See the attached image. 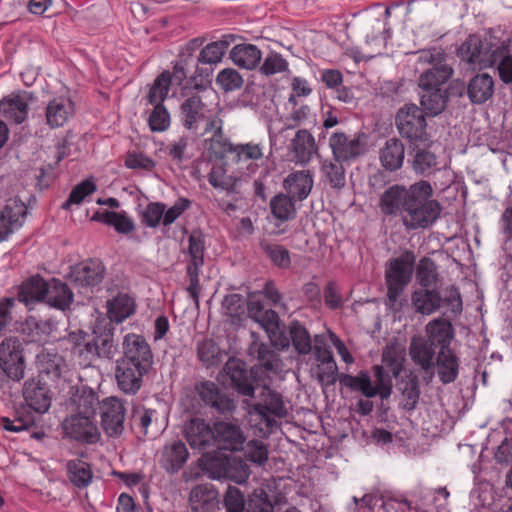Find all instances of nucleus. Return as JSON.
I'll list each match as a JSON object with an SVG mask.
<instances>
[{
  "instance_id": "62",
  "label": "nucleus",
  "mask_w": 512,
  "mask_h": 512,
  "mask_svg": "<svg viewBox=\"0 0 512 512\" xmlns=\"http://www.w3.org/2000/svg\"><path fill=\"white\" fill-rule=\"evenodd\" d=\"M417 280L422 287L434 286L438 279L437 267L433 260L424 257L417 266Z\"/></svg>"
},
{
  "instance_id": "56",
  "label": "nucleus",
  "mask_w": 512,
  "mask_h": 512,
  "mask_svg": "<svg viewBox=\"0 0 512 512\" xmlns=\"http://www.w3.org/2000/svg\"><path fill=\"white\" fill-rule=\"evenodd\" d=\"M399 389L402 394L403 407L409 411L414 410L420 397L419 382L417 377L409 376L406 379H402Z\"/></svg>"
},
{
  "instance_id": "5",
  "label": "nucleus",
  "mask_w": 512,
  "mask_h": 512,
  "mask_svg": "<svg viewBox=\"0 0 512 512\" xmlns=\"http://www.w3.org/2000/svg\"><path fill=\"white\" fill-rule=\"evenodd\" d=\"M22 343L16 338H6L0 343V374L13 381H20L25 373Z\"/></svg>"
},
{
  "instance_id": "52",
  "label": "nucleus",
  "mask_w": 512,
  "mask_h": 512,
  "mask_svg": "<svg viewBox=\"0 0 512 512\" xmlns=\"http://www.w3.org/2000/svg\"><path fill=\"white\" fill-rule=\"evenodd\" d=\"M197 355L201 363L207 368L218 366L223 361V353L211 339L198 342Z\"/></svg>"
},
{
  "instance_id": "32",
  "label": "nucleus",
  "mask_w": 512,
  "mask_h": 512,
  "mask_svg": "<svg viewBox=\"0 0 512 512\" xmlns=\"http://www.w3.org/2000/svg\"><path fill=\"white\" fill-rule=\"evenodd\" d=\"M73 292L69 286L59 279L53 278L48 281L45 302L59 310H65L73 302Z\"/></svg>"
},
{
  "instance_id": "10",
  "label": "nucleus",
  "mask_w": 512,
  "mask_h": 512,
  "mask_svg": "<svg viewBox=\"0 0 512 512\" xmlns=\"http://www.w3.org/2000/svg\"><path fill=\"white\" fill-rule=\"evenodd\" d=\"M496 47L498 45L483 41L478 35H470L460 46L458 55L473 66L485 68L491 65Z\"/></svg>"
},
{
  "instance_id": "1",
  "label": "nucleus",
  "mask_w": 512,
  "mask_h": 512,
  "mask_svg": "<svg viewBox=\"0 0 512 512\" xmlns=\"http://www.w3.org/2000/svg\"><path fill=\"white\" fill-rule=\"evenodd\" d=\"M380 211L386 216H400L408 230L426 229L439 218L442 207L433 199V188L421 180L409 187L395 184L386 189L379 200Z\"/></svg>"
},
{
  "instance_id": "11",
  "label": "nucleus",
  "mask_w": 512,
  "mask_h": 512,
  "mask_svg": "<svg viewBox=\"0 0 512 512\" xmlns=\"http://www.w3.org/2000/svg\"><path fill=\"white\" fill-rule=\"evenodd\" d=\"M65 436L77 442L94 444L100 439L95 418L82 414H72L62 423Z\"/></svg>"
},
{
  "instance_id": "12",
  "label": "nucleus",
  "mask_w": 512,
  "mask_h": 512,
  "mask_svg": "<svg viewBox=\"0 0 512 512\" xmlns=\"http://www.w3.org/2000/svg\"><path fill=\"white\" fill-rule=\"evenodd\" d=\"M101 425L110 437H117L124 431L126 408L124 401L117 397L106 398L101 406Z\"/></svg>"
},
{
  "instance_id": "3",
  "label": "nucleus",
  "mask_w": 512,
  "mask_h": 512,
  "mask_svg": "<svg viewBox=\"0 0 512 512\" xmlns=\"http://www.w3.org/2000/svg\"><path fill=\"white\" fill-rule=\"evenodd\" d=\"M415 256L411 252H406L398 258L389 261L385 278L388 288V299L394 304L397 302L405 287L408 285L412 271Z\"/></svg>"
},
{
  "instance_id": "55",
  "label": "nucleus",
  "mask_w": 512,
  "mask_h": 512,
  "mask_svg": "<svg viewBox=\"0 0 512 512\" xmlns=\"http://www.w3.org/2000/svg\"><path fill=\"white\" fill-rule=\"evenodd\" d=\"M289 334L298 354L307 355L312 351L310 334L300 322L292 321L290 323Z\"/></svg>"
},
{
  "instance_id": "19",
  "label": "nucleus",
  "mask_w": 512,
  "mask_h": 512,
  "mask_svg": "<svg viewBox=\"0 0 512 512\" xmlns=\"http://www.w3.org/2000/svg\"><path fill=\"white\" fill-rule=\"evenodd\" d=\"M23 397L27 405L38 413L48 411L51 406L49 389L39 377L28 379L24 383Z\"/></svg>"
},
{
  "instance_id": "58",
  "label": "nucleus",
  "mask_w": 512,
  "mask_h": 512,
  "mask_svg": "<svg viewBox=\"0 0 512 512\" xmlns=\"http://www.w3.org/2000/svg\"><path fill=\"white\" fill-rule=\"evenodd\" d=\"M489 67L497 66L501 80L508 84L512 82V55L504 46L496 47Z\"/></svg>"
},
{
  "instance_id": "61",
  "label": "nucleus",
  "mask_w": 512,
  "mask_h": 512,
  "mask_svg": "<svg viewBox=\"0 0 512 512\" xmlns=\"http://www.w3.org/2000/svg\"><path fill=\"white\" fill-rule=\"evenodd\" d=\"M171 84L170 72H162L151 86L147 95L150 104H162L168 95L169 86Z\"/></svg>"
},
{
  "instance_id": "4",
  "label": "nucleus",
  "mask_w": 512,
  "mask_h": 512,
  "mask_svg": "<svg viewBox=\"0 0 512 512\" xmlns=\"http://www.w3.org/2000/svg\"><path fill=\"white\" fill-rule=\"evenodd\" d=\"M395 124L399 134L409 141L427 140V123L423 110L415 104H406L396 114Z\"/></svg>"
},
{
  "instance_id": "53",
  "label": "nucleus",
  "mask_w": 512,
  "mask_h": 512,
  "mask_svg": "<svg viewBox=\"0 0 512 512\" xmlns=\"http://www.w3.org/2000/svg\"><path fill=\"white\" fill-rule=\"evenodd\" d=\"M270 208L274 217L281 221L292 219L296 214L293 198L284 193H279L270 200Z\"/></svg>"
},
{
  "instance_id": "51",
  "label": "nucleus",
  "mask_w": 512,
  "mask_h": 512,
  "mask_svg": "<svg viewBox=\"0 0 512 512\" xmlns=\"http://www.w3.org/2000/svg\"><path fill=\"white\" fill-rule=\"evenodd\" d=\"M221 313L229 318L231 324H239L245 314L243 297L236 293L226 295L221 303Z\"/></svg>"
},
{
  "instance_id": "2",
  "label": "nucleus",
  "mask_w": 512,
  "mask_h": 512,
  "mask_svg": "<svg viewBox=\"0 0 512 512\" xmlns=\"http://www.w3.org/2000/svg\"><path fill=\"white\" fill-rule=\"evenodd\" d=\"M187 248L184 253L187 255V275L189 286L187 292L193 299L196 308L199 307L201 286L199 282L200 269L204 265V254L206 250L205 235L200 230H193L187 238Z\"/></svg>"
},
{
  "instance_id": "39",
  "label": "nucleus",
  "mask_w": 512,
  "mask_h": 512,
  "mask_svg": "<svg viewBox=\"0 0 512 512\" xmlns=\"http://www.w3.org/2000/svg\"><path fill=\"white\" fill-rule=\"evenodd\" d=\"M66 475L73 486L79 489L88 487L93 480L89 463L82 459H70L65 463Z\"/></svg>"
},
{
  "instance_id": "45",
  "label": "nucleus",
  "mask_w": 512,
  "mask_h": 512,
  "mask_svg": "<svg viewBox=\"0 0 512 512\" xmlns=\"http://www.w3.org/2000/svg\"><path fill=\"white\" fill-rule=\"evenodd\" d=\"M53 331V324L48 320L29 317L22 324L21 332L28 342H44Z\"/></svg>"
},
{
  "instance_id": "63",
  "label": "nucleus",
  "mask_w": 512,
  "mask_h": 512,
  "mask_svg": "<svg viewBox=\"0 0 512 512\" xmlns=\"http://www.w3.org/2000/svg\"><path fill=\"white\" fill-rule=\"evenodd\" d=\"M261 247L265 253V255L271 260V262L279 268L286 269L291 264L290 253L289 251L279 245L274 243L263 242Z\"/></svg>"
},
{
  "instance_id": "41",
  "label": "nucleus",
  "mask_w": 512,
  "mask_h": 512,
  "mask_svg": "<svg viewBox=\"0 0 512 512\" xmlns=\"http://www.w3.org/2000/svg\"><path fill=\"white\" fill-rule=\"evenodd\" d=\"M233 40V35H224L220 40L207 44L201 49L197 57V64L216 65L220 63Z\"/></svg>"
},
{
  "instance_id": "23",
  "label": "nucleus",
  "mask_w": 512,
  "mask_h": 512,
  "mask_svg": "<svg viewBox=\"0 0 512 512\" xmlns=\"http://www.w3.org/2000/svg\"><path fill=\"white\" fill-rule=\"evenodd\" d=\"M193 512H215L219 508V493L212 484H199L190 493Z\"/></svg>"
},
{
  "instance_id": "22",
  "label": "nucleus",
  "mask_w": 512,
  "mask_h": 512,
  "mask_svg": "<svg viewBox=\"0 0 512 512\" xmlns=\"http://www.w3.org/2000/svg\"><path fill=\"white\" fill-rule=\"evenodd\" d=\"M196 391L206 405L211 406L222 414L231 413L236 407L232 399L220 393L218 386L214 382H201L196 386Z\"/></svg>"
},
{
  "instance_id": "43",
  "label": "nucleus",
  "mask_w": 512,
  "mask_h": 512,
  "mask_svg": "<svg viewBox=\"0 0 512 512\" xmlns=\"http://www.w3.org/2000/svg\"><path fill=\"white\" fill-rule=\"evenodd\" d=\"M48 281L39 275L25 280L19 290V300L29 304L36 301H45Z\"/></svg>"
},
{
  "instance_id": "60",
  "label": "nucleus",
  "mask_w": 512,
  "mask_h": 512,
  "mask_svg": "<svg viewBox=\"0 0 512 512\" xmlns=\"http://www.w3.org/2000/svg\"><path fill=\"white\" fill-rule=\"evenodd\" d=\"M35 420L30 412L16 411L13 419L2 417L0 419L1 427L10 432L18 433L30 429L34 426Z\"/></svg>"
},
{
  "instance_id": "17",
  "label": "nucleus",
  "mask_w": 512,
  "mask_h": 512,
  "mask_svg": "<svg viewBox=\"0 0 512 512\" xmlns=\"http://www.w3.org/2000/svg\"><path fill=\"white\" fill-rule=\"evenodd\" d=\"M147 373L148 370L117 360L115 368L117 387L126 395H135L141 389L143 376Z\"/></svg>"
},
{
  "instance_id": "9",
  "label": "nucleus",
  "mask_w": 512,
  "mask_h": 512,
  "mask_svg": "<svg viewBox=\"0 0 512 512\" xmlns=\"http://www.w3.org/2000/svg\"><path fill=\"white\" fill-rule=\"evenodd\" d=\"M118 360L149 371L153 364V354L143 336L129 333L124 336L122 357Z\"/></svg>"
},
{
  "instance_id": "34",
  "label": "nucleus",
  "mask_w": 512,
  "mask_h": 512,
  "mask_svg": "<svg viewBox=\"0 0 512 512\" xmlns=\"http://www.w3.org/2000/svg\"><path fill=\"white\" fill-rule=\"evenodd\" d=\"M292 150L297 162L308 163L318 151L314 136L306 129H300L292 139Z\"/></svg>"
},
{
  "instance_id": "21",
  "label": "nucleus",
  "mask_w": 512,
  "mask_h": 512,
  "mask_svg": "<svg viewBox=\"0 0 512 512\" xmlns=\"http://www.w3.org/2000/svg\"><path fill=\"white\" fill-rule=\"evenodd\" d=\"M35 365L39 375L52 380L60 378L67 369L64 358L54 348H42L36 354Z\"/></svg>"
},
{
  "instance_id": "27",
  "label": "nucleus",
  "mask_w": 512,
  "mask_h": 512,
  "mask_svg": "<svg viewBox=\"0 0 512 512\" xmlns=\"http://www.w3.org/2000/svg\"><path fill=\"white\" fill-rule=\"evenodd\" d=\"M189 456L186 445L176 440L166 444L161 452L160 464L169 473H177L185 464Z\"/></svg>"
},
{
  "instance_id": "59",
  "label": "nucleus",
  "mask_w": 512,
  "mask_h": 512,
  "mask_svg": "<svg viewBox=\"0 0 512 512\" xmlns=\"http://www.w3.org/2000/svg\"><path fill=\"white\" fill-rule=\"evenodd\" d=\"M1 110L6 118L13 120L15 123H22L28 113V105L24 98L15 96L1 103Z\"/></svg>"
},
{
  "instance_id": "20",
  "label": "nucleus",
  "mask_w": 512,
  "mask_h": 512,
  "mask_svg": "<svg viewBox=\"0 0 512 512\" xmlns=\"http://www.w3.org/2000/svg\"><path fill=\"white\" fill-rule=\"evenodd\" d=\"M224 372L230 380V385L241 395L253 397L254 386L251 376L242 361L229 358L224 366Z\"/></svg>"
},
{
  "instance_id": "37",
  "label": "nucleus",
  "mask_w": 512,
  "mask_h": 512,
  "mask_svg": "<svg viewBox=\"0 0 512 512\" xmlns=\"http://www.w3.org/2000/svg\"><path fill=\"white\" fill-rule=\"evenodd\" d=\"M158 416L159 414L155 409L136 407L133 409L131 423L134 428L144 435H148L150 432L157 434L162 430V423H158Z\"/></svg>"
},
{
  "instance_id": "7",
  "label": "nucleus",
  "mask_w": 512,
  "mask_h": 512,
  "mask_svg": "<svg viewBox=\"0 0 512 512\" xmlns=\"http://www.w3.org/2000/svg\"><path fill=\"white\" fill-rule=\"evenodd\" d=\"M333 157L338 162H350L363 155L366 151V136L363 133L347 135L334 132L329 139Z\"/></svg>"
},
{
  "instance_id": "33",
  "label": "nucleus",
  "mask_w": 512,
  "mask_h": 512,
  "mask_svg": "<svg viewBox=\"0 0 512 512\" xmlns=\"http://www.w3.org/2000/svg\"><path fill=\"white\" fill-rule=\"evenodd\" d=\"M74 113L73 102L64 97L51 100L46 108L47 123L52 128L63 126Z\"/></svg>"
},
{
  "instance_id": "40",
  "label": "nucleus",
  "mask_w": 512,
  "mask_h": 512,
  "mask_svg": "<svg viewBox=\"0 0 512 512\" xmlns=\"http://www.w3.org/2000/svg\"><path fill=\"white\" fill-rule=\"evenodd\" d=\"M135 300L126 293H119L107 301V313L112 322L122 323L135 313Z\"/></svg>"
},
{
  "instance_id": "14",
  "label": "nucleus",
  "mask_w": 512,
  "mask_h": 512,
  "mask_svg": "<svg viewBox=\"0 0 512 512\" xmlns=\"http://www.w3.org/2000/svg\"><path fill=\"white\" fill-rule=\"evenodd\" d=\"M211 477L214 479H228L237 484L246 482L250 475L248 465L240 458H224L210 464Z\"/></svg>"
},
{
  "instance_id": "30",
  "label": "nucleus",
  "mask_w": 512,
  "mask_h": 512,
  "mask_svg": "<svg viewBox=\"0 0 512 512\" xmlns=\"http://www.w3.org/2000/svg\"><path fill=\"white\" fill-rule=\"evenodd\" d=\"M405 147L401 140L397 138L388 139L379 151L381 165L387 171L399 170L404 162Z\"/></svg>"
},
{
  "instance_id": "35",
  "label": "nucleus",
  "mask_w": 512,
  "mask_h": 512,
  "mask_svg": "<svg viewBox=\"0 0 512 512\" xmlns=\"http://www.w3.org/2000/svg\"><path fill=\"white\" fill-rule=\"evenodd\" d=\"M91 220L112 226L120 234L126 235L135 230L133 219L124 211H97L94 213Z\"/></svg>"
},
{
  "instance_id": "54",
  "label": "nucleus",
  "mask_w": 512,
  "mask_h": 512,
  "mask_svg": "<svg viewBox=\"0 0 512 512\" xmlns=\"http://www.w3.org/2000/svg\"><path fill=\"white\" fill-rule=\"evenodd\" d=\"M210 185L216 189L225 190L227 193H235L237 190L239 178L227 174L222 166H214L209 175Z\"/></svg>"
},
{
  "instance_id": "38",
  "label": "nucleus",
  "mask_w": 512,
  "mask_h": 512,
  "mask_svg": "<svg viewBox=\"0 0 512 512\" xmlns=\"http://www.w3.org/2000/svg\"><path fill=\"white\" fill-rule=\"evenodd\" d=\"M71 404L76 413L95 418L96 411L100 407L98 395L90 388L81 387L72 394Z\"/></svg>"
},
{
  "instance_id": "16",
  "label": "nucleus",
  "mask_w": 512,
  "mask_h": 512,
  "mask_svg": "<svg viewBox=\"0 0 512 512\" xmlns=\"http://www.w3.org/2000/svg\"><path fill=\"white\" fill-rule=\"evenodd\" d=\"M105 266L99 260L90 259L83 261L71 270L72 282L78 287H95L104 279Z\"/></svg>"
},
{
  "instance_id": "36",
  "label": "nucleus",
  "mask_w": 512,
  "mask_h": 512,
  "mask_svg": "<svg viewBox=\"0 0 512 512\" xmlns=\"http://www.w3.org/2000/svg\"><path fill=\"white\" fill-rule=\"evenodd\" d=\"M262 58L260 49L253 44H238L230 51V59L241 68L252 70L256 68Z\"/></svg>"
},
{
  "instance_id": "18",
  "label": "nucleus",
  "mask_w": 512,
  "mask_h": 512,
  "mask_svg": "<svg viewBox=\"0 0 512 512\" xmlns=\"http://www.w3.org/2000/svg\"><path fill=\"white\" fill-rule=\"evenodd\" d=\"M183 434L193 449H206L215 442L214 430L203 419L192 418L183 428Z\"/></svg>"
},
{
  "instance_id": "13",
  "label": "nucleus",
  "mask_w": 512,
  "mask_h": 512,
  "mask_svg": "<svg viewBox=\"0 0 512 512\" xmlns=\"http://www.w3.org/2000/svg\"><path fill=\"white\" fill-rule=\"evenodd\" d=\"M201 136L204 137V148L209 156L216 159H222L227 153H233L234 144L223 133V121L211 120L204 127Z\"/></svg>"
},
{
  "instance_id": "24",
  "label": "nucleus",
  "mask_w": 512,
  "mask_h": 512,
  "mask_svg": "<svg viewBox=\"0 0 512 512\" xmlns=\"http://www.w3.org/2000/svg\"><path fill=\"white\" fill-rule=\"evenodd\" d=\"M426 340L439 350L450 349L454 339V328L451 322L442 317L431 320L425 327Z\"/></svg>"
},
{
  "instance_id": "57",
  "label": "nucleus",
  "mask_w": 512,
  "mask_h": 512,
  "mask_svg": "<svg viewBox=\"0 0 512 512\" xmlns=\"http://www.w3.org/2000/svg\"><path fill=\"white\" fill-rule=\"evenodd\" d=\"M323 172L324 181L330 185L331 188L340 190L345 186L346 177L345 169L342 162L325 161L321 168Z\"/></svg>"
},
{
  "instance_id": "44",
  "label": "nucleus",
  "mask_w": 512,
  "mask_h": 512,
  "mask_svg": "<svg viewBox=\"0 0 512 512\" xmlns=\"http://www.w3.org/2000/svg\"><path fill=\"white\" fill-rule=\"evenodd\" d=\"M442 299L435 290L420 289L412 295V304L416 312L430 315L441 307Z\"/></svg>"
},
{
  "instance_id": "15",
  "label": "nucleus",
  "mask_w": 512,
  "mask_h": 512,
  "mask_svg": "<svg viewBox=\"0 0 512 512\" xmlns=\"http://www.w3.org/2000/svg\"><path fill=\"white\" fill-rule=\"evenodd\" d=\"M27 214L26 205L18 199H10L0 212V242L18 231L24 224Z\"/></svg>"
},
{
  "instance_id": "49",
  "label": "nucleus",
  "mask_w": 512,
  "mask_h": 512,
  "mask_svg": "<svg viewBox=\"0 0 512 512\" xmlns=\"http://www.w3.org/2000/svg\"><path fill=\"white\" fill-rule=\"evenodd\" d=\"M86 350L98 357L111 359L117 351L112 330L108 329L104 333L96 335L92 342L86 344Z\"/></svg>"
},
{
  "instance_id": "8",
  "label": "nucleus",
  "mask_w": 512,
  "mask_h": 512,
  "mask_svg": "<svg viewBox=\"0 0 512 512\" xmlns=\"http://www.w3.org/2000/svg\"><path fill=\"white\" fill-rule=\"evenodd\" d=\"M179 116L183 127L192 132H197L202 123L206 125L211 120L220 119L211 113L208 105L196 94L184 99L180 105Z\"/></svg>"
},
{
  "instance_id": "26",
  "label": "nucleus",
  "mask_w": 512,
  "mask_h": 512,
  "mask_svg": "<svg viewBox=\"0 0 512 512\" xmlns=\"http://www.w3.org/2000/svg\"><path fill=\"white\" fill-rule=\"evenodd\" d=\"M313 176L308 170L290 173L284 180L283 186L287 194L298 201L305 200L313 188Z\"/></svg>"
},
{
  "instance_id": "48",
  "label": "nucleus",
  "mask_w": 512,
  "mask_h": 512,
  "mask_svg": "<svg viewBox=\"0 0 512 512\" xmlns=\"http://www.w3.org/2000/svg\"><path fill=\"white\" fill-rule=\"evenodd\" d=\"M250 353L257 354L260 366L266 371L278 373L282 370V361L269 345L254 341L250 346Z\"/></svg>"
},
{
  "instance_id": "46",
  "label": "nucleus",
  "mask_w": 512,
  "mask_h": 512,
  "mask_svg": "<svg viewBox=\"0 0 512 512\" xmlns=\"http://www.w3.org/2000/svg\"><path fill=\"white\" fill-rule=\"evenodd\" d=\"M421 106L427 114L437 116L444 111L447 101L448 92L446 89H422Z\"/></svg>"
},
{
  "instance_id": "31",
  "label": "nucleus",
  "mask_w": 512,
  "mask_h": 512,
  "mask_svg": "<svg viewBox=\"0 0 512 512\" xmlns=\"http://www.w3.org/2000/svg\"><path fill=\"white\" fill-rule=\"evenodd\" d=\"M494 93V80L487 74H477L470 79L467 86V95L474 104L488 101Z\"/></svg>"
},
{
  "instance_id": "47",
  "label": "nucleus",
  "mask_w": 512,
  "mask_h": 512,
  "mask_svg": "<svg viewBox=\"0 0 512 512\" xmlns=\"http://www.w3.org/2000/svg\"><path fill=\"white\" fill-rule=\"evenodd\" d=\"M452 74L453 69L448 63L430 68L420 75L419 87L421 89H443L442 85L451 78Z\"/></svg>"
},
{
  "instance_id": "25",
  "label": "nucleus",
  "mask_w": 512,
  "mask_h": 512,
  "mask_svg": "<svg viewBox=\"0 0 512 512\" xmlns=\"http://www.w3.org/2000/svg\"><path fill=\"white\" fill-rule=\"evenodd\" d=\"M215 442L221 449L238 451L243 449L245 436L236 424L229 422H218L215 424Z\"/></svg>"
},
{
  "instance_id": "29",
  "label": "nucleus",
  "mask_w": 512,
  "mask_h": 512,
  "mask_svg": "<svg viewBox=\"0 0 512 512\" xmlns=\"http://www.w3.org/2000/svg\"><path fill=\"white\" fill-rule=\"evenodd\" d=\"M439 380L443 384L454 382L459 374V358L454 350H438L435 360Z\"/></svg>"
},
{
  "instance_id": "28",
  "label": "nucleus",
  "mask_w": 512,
  "mask_h": 512,
  "mask_svg": "<svg viewBox=\"0 0 512 512\" xmlns=\"http://www.w3.org/2000/svg\"><path fill=\"white\" fill-rule=\"evenodd\" d=\"M436 347L423 337L413 338L409 347L412 361L425 372L432 371L435 367Z\"/></svg>"
},
{
  "instance_id": "6",
  "label": "nucleus",
  "mask_w": 512,
  "mask_h": 512,
  "mask_svg": "<svg viewBox=\"0 0 512 512\" xmlns=\"http://www.w3.org/2000/svg\"><path fill=\"white\" fill-rule=\"evenodd\" d=\"M249 413L259 417L266 427L271 428L276 425L275 418H283L287 415V409L282 395L264 386L259 394V402L251 406Z\"/></svg>"
},
{
  "instance_id": "64",
  "label": "nucleus",
  "mask_w": 512,
  "mask_h": 512,
  "mask_svg": "<svg viewBox=\"0 0 512 512\" xmlns=\"http://www.w3.org/2000/svg\"><path fill=\"white\" fill-rule=\"evenodd\" d=\"M248 512H273L272 500L263 488L256 489L247 502Z\"/></svg>"
},
{
  "instance_id": "50",
  "label": "nucleus",
  "mask_w": 512,
  "mask_h": 512,
  "mask_svg": "<svg viewBox=\"0 0 512 512\" xmlns=\"http://www.w3.org/2000/svg\"><path fill=\"white\" fill-rule=\"evenodd\" d=\"M405 349L398 343H388L382 352V362L393 377H398L403 369Z\"/></svg>"
},
{
  "instance_id": "42",
  "label": "nucleus",
  "mask_w": 512,
  "mask_h": 512,
  "mask_svg": "<svg viewBox=\"0 0 512 512\" xmlns=\"http://www.w3.org/2000/svg\"><path fill=\"white\" fill-rule=\"evenodd\" d=\"M340 383L352 391H360L366 398L380 396L379 389L373 385L369 374L361 371L358 375L342 374L339 376Z\"/></svg>"
}]
</instances>
